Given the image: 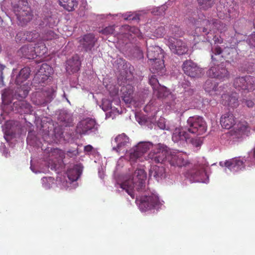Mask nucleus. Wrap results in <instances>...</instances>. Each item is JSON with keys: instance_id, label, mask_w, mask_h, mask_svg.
<instances>
[{"instance_id": "f257e3e1", "label": "nucleus", "mask_w": 255, "mask_h": 255, "mask_svg": "<svg viewBox=\"0 0 255 255\" xmlns=\"http://www.w3.org/2000/svg\"><path fill=\"white\" fill-rule=\"evenodd\" d=\"M200 26H196L195 28V34L198 35L200 34L206 35V40L211 42L213 41L215 44H221L223 40L220 36L214 35L212 31L217 29L221 32L225 31L227 27L224 24L221 23V21L217 19H203L200 21Z\"/></svg>"}, {"instance_id": "f03ea898", "label": "nucleus", "mask_w": 255, "mask_h": 255, "mask_svg": "<svg viewBox=\"0 0 255 255\" xmlns=\"http://www.w3.org/2000/svg\"><path fill=\"white\" fill-rule=\"evenodd\" d=\"M157 147L162 150L157 153L151 152L150 154L151 160L155 163H163L164 161H167L171 166L178 167L188 164L187 154L182 152H170L168 147H164L161 145H158Z\"/></svg>"}, {"instance_id": "7ed1b4c3", "label": "nucleus", "mask_w": 255, "mask_h": 255, "mask_svg": "<svg viewBox=\"0 0 255 255\" xmlns=\"http://www.w3.org/2000/svg\"><path fill=\"white\" fill-rule=\"evenodd\" d=\"M147 57L152 73L162 75L164 72V51L160 47L151 45L147 47Z\"/></svg>"}, {"instance_id": "20e7f679", "label": "nucleus", "mask_w": 255, "mask_h": 255, "mask_svg": "<svg viewBox=\"0 0 255 255\" xmlns=\"http://www.w3.org/2000/svg\"><path fill=\"white\" fill-rule=\"evenodd\" d=\"M146 173L142 169H137L134 171L131 177L121 184V188L126 190L128 194L134 199L133 190L135 188L138 191L142 190L145 186V180Z\"/></svg>"}, {"instance_id": "39448f33", "label": "nucleus", "mask_w": 255, "mask_h": 255, "mask_svg": "<svg viewBox=\"0 0 255 255\" xmlns=\"http://www.w3.org/2000/svg\"><path fill=\"white\" fill-rule=\"evenodd\" d=\"M26 0H20L18 3L13 5V10L16 15L18 20L25 24L32 18V14L30 8L28 7Z\"/></svg>"}, {"instance_id": "423d86ee", "label": "nucleus", "mask_w": 255, "mask_h": 255, "mask_svg": "<svg viewBox=\"0 0 255 255\" xmlns=\"http://www.w3.org/2000/svg\"><path fill=\"white\" fill-rule=\"evenodd\" d=\"M234 86L239 91L253 92L255 96L254 99H255V78L254 76L247 75L236 78L234 81Z\"/></svg>"}, {"instance_id": "0eeeda50", "label": "nucleus", "mask_w": 255, "mask_h": 255, "mask_svg": "<svg viewBox=\"0 0 255 255\" xmlns=\"http://www.w3.org/2000/svg\"><path fill=\"white\" fill-rule=\"evenodd\" d=\"M186 129L191 133L202 135L207 129L206 122L201 117H190L187 121Z\"/></svg>"}, {"instance_id": "6e6552de", "label": "nucleus", "mask_w": 255, "mask_h": 255, "mask_svg": "<svg viewBox=\"0 0 255 255\" xmlns=\"http://www.w3.org/2000/svg\"><path fill=\"white\" fill-rule=\"evenodd\" d=\"M54 93L52 88H47L41 92L36 93L32 97V102L38 106H45L53 99Z\"/></svg>"}, {"instance_id": "1a4fd4ad", "label": "nucleus", "mask_w": 255, "mask_h": 255, "mask_svg": "<svg viewBox=\"0 0 255 255\" xmlns=\"http://www.w3.org/2000/svg\"><path fill=\"white\" fill-rule=\"evenodd\" d=\"M29 91L30 87L28 84H23L19 87H17L14 94H12L11 90L5 89L2 94V99L3 101L7 100L8 101H10L13 99H23L27 96Z\"/></svg>"}, {"instance_id": "9d476101", "label": "nucleus", "mask_w": 255, "mask_h": 255, "mask_svg": "<svg viewBox=\"0 0 255 255\" xmlns=\"http://www.w3.org/2000/svg\"><path fill=\"white\" fill-rule=\"evenodd\" d=\"M168 46L172 53L177 55L186 54L189 51V48L185 42L174 37H170L168 39Z\"/></svg>"}, {"instance_id": "9b49d317", "label": "nucleus", "mask_w": 255, "mask_h": 255, "mask_svg": "<svg viewBox=\"0 0 255 255\" xmlns=\"http://www.w3.org/2000/svg\"><path fill=\"white\" fill-rule=\"evenodd\" d=\"M52 73L51 67L46 63H43L36 75H34V78L32 79V83L40 85L45 84L49 80Z\"/></svg>"}, {"instance_id": "f8f14e48", "label": "nucleus", "mask_w": 255, "mask_h": 255, "mask_svg": "<svg viewBox=\"0 0 255 255\" xmlns=\"http://www.w3.org/2000/svg\"><path fill=\"white\" fill-rule=\"evenodd\" d=\"M182 69L186 75L192 78H198L202 75V68L191 60L183 62Z\"/></svg>"}, {"instance_id": "ddd939ff", "label": "nucleus", "mask_w": 255, "mask_h": 255, "mask_svg": "<svg viewBox=\"0 0 255 255\" xmlns=\"http://www.w3.org/2000/svg\"><path fill=\"white\" fill-rule=\"evenodd\" d=\"M98 130L96 121L92 119H85L77 124L76 132L80 135H85L89 131Z\"/></svg>"}, {"instance_id": "4468645a", "label": "nucleus", "mask_w": 255, "mask_h": 255, "mask_svg": "<svg viewBox=\"0 0 255 255\" xmlns=\"http://www.w3.org/2000/svg\"><path fill=\"white\" fill-rule=\"evenodd\" d=\"M158 145H161L164 147H167L166 145L161 143L153 144L150 142L142 141L138 142V144L132 148V149L140 151V152L144 153H146L148 150H149V149H151L150 152L149 153L148 156H147V157H148L149 159H151V157L150 156V155L151 153H157L158 152H160L162 150L161 149H157V146Z\"/></svg>"}, {"instance_id": "2eb2a0df", "label": "nucleus", "mask_w": 255, "mask_h": 255, "mask_svg": "<svg viewBox=\"0 0 255 255\" xmlns=\"http://www.w3.org/2000/svg\"><path fill=\"white\" fill-rule=\"evenodd\" d=\"M208 75L212 78L225 80L229 78V72L223 65L212 66L208 70Z\"/></svg>"}, {"instance_id": "dca6fc26", "label": "nucleus", "mask_w": 255, "mask_h": 255, "mask_svg": "<svg viewBox=\"0 0 255 255\" xmlns=\"http://www.w3.org/2000/svg\"><path fill=\"white\" fill-rule=\"evenodd\" d=\"M140 201L139 207L140 209L144 211L151 209L159 204L158 197L154 194L142 196Z\"/></svg>"}, {"instance_id": "f3484780", "label": "nucleus", "mask_w": 255, "mask_h": 255, "mask_svg": "<svg viewBox=\"0 0 255 255\" xmlns=\"http://www.w3.org/2000/svg\"><path fill=\"white\" fill-rule=\"evenodd\" d=\"M12 109L21 114H29L32 112V107L30 104L23 100L13 102Z\"/></svg>"}, {"instance_id": "a211bd4d", "label": "nucleus", "mask_w": 255, "mask_h": 255, "mask_svg": "<svg viewBox=\"0 0 255 255\" xmlns=\"http://www.w3.org/2000/svg\"><path fill=\"white\" fill-rule=\"evenodd\" d=\"M221 99L222 104L225 106L231 108L238 106V94L236 93L224 94L222 95Z\"/></svg>"}, {"instance_id": "6ab92c4d", "label": "nucleus", "mask_w": 255, "mask_h": 255, "mask_svg": "<svg viewBox=\"0 0 255 255\" xmlns=\"http://www.w3.org/2000/svg\"><path fill=\"white\" fill-rule=\"evenodd\" d=\"M97 39L93 34H87L83 35L79 40L80 45L85 51H91L95 46Z\"/></svg>"}, {"instance_id": "aec40b11", "label": "nucleus", "mask_w": 255, "mask_h": 255, "mask_svg": "<svg viewBox=\"0 0 255 255\" xmlns=\"http://www.w3.org/2000/svg\"><path fill=\"white\" fill-rule=\"evenodd\" d=\"M220 122L222 127L230 129L236 124V119L231 112H228L222 115Z\"/></svg>"}, {"instance_id": "412c9836", "label": "nucleus", "mask_w": 255, "mask_h": 255, "mask_svg": "<svg viewBox=\"0 0 255 255\" xmlns=\"http://www.w3.org/2000/svg\"><path fill=\"white\" fill-rule=\"evenodd\" d=\"M189 138V134L183 128H176L172 133V139L174 142H183Z\"/></svg>"}, {"instance_id": "4be33fe9", "label": "nucleus", "mask_w": 255, "mask_h": 255, "mask_svg": "<svg viewBox=\"0 0 255 255\" xmlns=\"http://www.w3.org/2000/svg\"><path fill=\"white\" fill-rule=\"evenodd\" d=\"M19 55L27 59H34L37 57L34 46L32 44L23 45L18 50Z\"/></svg>"}, {"instance_id": "5701e85b", "label": "nucleus", "mask_w": 255, "mask_h": 255, "mask_svg": "<svg viewBox=\"0 0 255 255\" xmlns=\"http://www.w3.org/2000/svg\"><path fill=\"white\" fill-rule=\"evenodd\" d=\"M225 166L228 167L230 170L236 172L245 168V165L242 160L238 158L230 159L226 161Z\"/></svg>"}, {"instance_id": "b1692460", "label": "nucleus", "mask_w": 255, "mask_h": 255, "mask_svg": "<svg viewBox=\"0 0 255 255\" xmlns=\"http://www.w3.org/2000/svg\"><path fill=\"white\" fill-rule=\"evenodd\" d=\"M73 118L70 114L67 113L66 112L62 111L60 112L58 116V121L61 124V127H70L73 126Z\"/></svg>"}, {"instance_id": "393cba45", "label": "nucleus", "mask_w": 255, "mask_h": 255, "mask_svg": "<svg viewBox=\"0 0 255 255\" xmlns=\"http://www.w3.org/2000/svg\"><path fill=\"white\" fill-rule=\"evenodd\" d=\"M83 167L81 164H76L74 167L67 171V176H68L69 180L72 182L77 181L81 176Z\"/></svg>"}, {"instance_id": "a878e982", "label": "nucleus", "mask_w": 255, "mask_h": 255, "mask_svg": "<svg viewBox=\"0 0 255 255\" xmlns=\"http://www.w3.org/2000/svg\"><path fill=\"white\" fill-rule=\"evenodd\" d=\"M115 141L117 143V146L113 147V149L119 152L128 143V137L125 133H122L116 137Z\"/></svg>"}, {"instance_id": "bb28decb", "label": "nucleus", "mask_w": 255, "mask_h": 255, "mask_svg": "<svg viewBox=\"0 0 255 255\" xmlns=\"http://www.w3.org/2000/svg\"><path fill=\"white\" fill-rule=\"evenodd\" d=\"M59 38V35L54 32V31L49 30L45 31L42 34L41 41L47 42V45L49 46V43L51 45L55 43L56 40Z\"/></svg>"}, {"instance_id": "cd10ccee", "label": "nucleus", "mask_w": 255, "mask_h": 255, "mask_svg": "<svg viewBox=\"0 0 255 255\" xmlns=\"http://www.w3.org/2000/svg\"><path fill=\"white\" fill-rule=\"evenodd\" d=\"M165 175V169L162 166L157 165L153 166L149 170V177H153L156 180L158 181L164 177Z\"/></svg>"}, {"instance_id": "c85d7f7f", "label": "nucleus", "mask_w": 255, "mask_h": 255, "mask_svg": "<svg viewBox=\"0 0 255 255\" xmlns=\"http://www.w3.org/2000/svg\"><path fill=\"white\" fill-rule=\"evenodd\" d=\"M204 89L211 95H217V92L219 91L217 83L213 79H208L206 81L204 85Z\"/></svg>"}, {"instance_id": "c756f323", "label": "nucleus", "mask_w": 255, "mask_h": 255, "mask_svg": "<svg viewBox=\"0 0 255 255\" xmlns=\"http://www.w3.org/2000/svg\"><path fill=\"white\" fill-rule=\"evenodd\" d=\"M58 1L60 5L68 11H73L78 5L76 0H58Z\"/></svg>"}, {"instance_id": "7c9ffc66", "label": "nucleus", "mask_w": 255, "mask_h": 255, "mask_svg": "<svg viewBox=\"0 0 255 255\" xmlns=\"http://www.w3.org/2000/svg\"><path fill=\"white\" fill-rule=\"evenodd\" d=\"M30 73V68L28 67H25L23 68L21 71H19V75L16 77L15 79V83L17 85L25 81L29 77Z\"/></svg>"}, {"instance_id": "2f4dec72", "label": "nucleus", "mask_w": 255, "mask_h": 255, "mask_svg": "<svg viewBox=\"0 0 255 255\" xmlns=\"http://www.w3.org/2000/svg\"><path fill=\"white\" fill-rule=\"evenodd\" d=\"M251 131V128L249 126V124L246 121H243L239 123L236 127V132L239 135L242 136L243 135H249Z\"/></svg>"}, {"instance_id": "473e14b6", "label": "nucleus", "mask_w": 255, "mask_h": 255, "mask_svg": "<svg viewBox=\"0 0 255 255\" xmlns=\"http://www.w3.org/2000/svg\"><path fill=\"white\" fill-rule=\"evenodd\" d=\"M149 83L150 84L151 86H152L153 91H154V94H156L158 98L162 97V94L160 92V90L163 88H162L160 85L155 75L151 77L150 79L149 80Z\"/></svg>"}, {"instance_id": "72a5a7b5", "label": "nucleus", "mask_w": 255, "mask_h": 255, "mask_svg": "<svg viewBox=\"0 0 255 255\" xmlns=\"http://www.w3.org/2000/svg\"><path fill=\"white\" fill-rule=\"evenodd\" d=\"M190 173L195 181H199L201 179L200 177L204 176L205 174V167L204 165L196 166Z\"/></svg>"}, {"instance_id": "f704fd0d", "label": "nucleus", "mask_w": 255, "mask_h": 255, "mask_svg": "<svg viewBox=\"0 0 255 255\" xmlns=\"http://www.w3.org/2000/svg\"><path fill=\"white\" fill-rule=\"evenodd\" d=\"M224 49L217 45L211 48V59L213 61L221 60L222 55H223Z\"/></svg>"}, {"instance_id": "c9c22d12", "label": "nucleus", "mask_w": 255, "mask_h": 255, "mask_svg": "<svg viewBox=\"0 0 255 255\" xmlns=\"http://www.w3.org/2000/svg\"><path fill=\"white\" fill-rule=\"evenodd\" d=\"M122 91L123 92L124 96L123 99L125 102L129 103L132 99L131 95L133 93V87L130 85H128L126 87L122 88Z\"/></svg>"}, {"instance_id": "e433bc0d", "label": "nucleus", "mask_w": 255, "mask_h": 255, "mask_svg": "<svg viewBox=\"0 0 255 255\" xmlns=\"http://www.w3.org/2000/svg\"><path fill=\"white\" fill-rule=\"evenodd\" d=\"M144 153L140 152V151L131 149L129 152V161L130 162H134L136 161H143V155Z\"/></svg>"}, {"instance_id": "4c0bfd02", "label": "nucleus", "mask_w": 255, "mask_h": 255, "mask_svg": "<svg viewBox=\"0 0 255 255\" xmlns=\"http://www.w3.org/2000/svg\"><path fill=\"white\" fill-rule=\"evenodd\" d=\"M35 51L37 56H42L47 52V47L46 46L44 42H38V45L34 46Z\"/></svg>"}, {"instance_id": "58836bf2", "label": "nucleus", "mask_w": 255, "mask_h": 255, "mask_svg": "<svg viewBox=\"0 0 255 255\" xmlns=\"http://www.w3.org/2000/svg\"><path fill=\"white\" fill-rule=\"evenodd\" d=\"M235 50L233 47H225L224 48L223 55H222V59L226 60L227 61L233 60Z\"/></svg>"}, {"instance_id": "ea45409f", "label": "nucleus", "mask_w": 255, "mask_h": 255, "mask_svg": "<svg viewBox=\"0 0 255 255\" xmlns=\"http://www.w3.org/2000/svg\"><path fill=\"white\" fill-rule=\"evenodd\" d=\"M198 3L200 8L203 10H208V8L213 6L215 3V0H198Z\"/></svg>"}, {"instance_id": "a19ab883", "label": "nucleus", "mask_w": 255, "mask_h": 255, "mask_svg": "<svg viewBox=\"0 0 255 255\" xmlns=\"http://www.w3.org/2000/svg\"><path fill=\"white\" fill-rule=\"evenodd\" d=\"M45 23L49 27L53 28L56 26L58 23V19L54 15L49 16L44 19Z\"/></svg>"}, {"instance_id": "79ce46f5", "label": "nucleus", "mask_w": 255, "mask_h": 255, "mask_svg": "<svg viewBox=\"0 0 255 255\" xmlns=\"http://www.w3.org/2000/svg\"><path fill=\"white\" fill-rule=\"evenodd\" d=\"M26 36H27V41L32 42L34 41L39 36V34L36 31L30 32L25 31Z\"/></svg>"}, {"instance_id": "37998d69", "label": "nucleus", "mask_w": 255, "mask_h": 255, "mask_svg": "<svg viewBox=\"0 0 255 255\" xmlns=\"http://www.w3.org/2000/svg\"><path fill=\"white\" fill-rule=\"evenodd\" d=\"M103 111L106 112L112 108V102L108 99H104L102 101V105L100 106Z\"/></svg>"}, {"instance_id": "c03bdc74", "label": "nucleus", "mask_w": 255, "mask_h": 255, "mask_svg": "<svg viewBox=\"0 0 255 255\" xmlns=\"http://www.w3.org/2000/svg\"><path fill=\"white\" fill-rule=\"evenodd\" d=\"M15 39L18 42H24L27 41V38L26 36V32L21 31L17 33L16 36H15Z\"/></svg>"}, {"instance_id": "a18cd8bd", "label": "nucleus", "mask_w": 255, "mask_h": 255, "mask_svg": "<svg viewBox=\"0 0 255 255\" xmlns=\"http://www.w3.org/2000/svg\"><path fill=\"white\" fill-rule=\"evenodd\" d=\"M247 43L251 47L255 48V32L249 35L247 39Z\"/></svg>"}, {"instance_id": "49530a36", "label": "nucleus", "mask_w": 255, "mask_h": 255, "mask_svg": "<svg viewBox=\"0 0 255 255\" xmlns=\"http://www.w3.org/2000/svg\"><path fill=\"white\" fill-rule=\"evenodd\" d=\"M115 32V27L114 26H108L105 27L101 31V32L103 34L109 35L112 34Z\"/></svg>"}, {"instance_id": "de8ad7c7", "label": "nucleus", "mask_w": 255, "mask_h": 255, "mask_svg": "<svg viewBox=\"0 0 255 255\" xmlns=\"http://www.w3.org/2000/svg\"><path fill=\"white\" fill-rule=\"evenodd\" d=\"M71 62L70 61H69L68 62V66L70 67L71 70H72V72H76L79 70L80 69V63L78 60H77L76 63H74V65H72L71 64Z\"/></svg>"}, {"instance_id": "09e8293b", "label": "nucleus", "mask_w": 255, "mask_h": 255, "mask_svg": "<svg viewBox=\"0 0 255 255\" xmlns=\"http://www.w3.org/2000/svg\"><path fill=\"white\" fill-rule=\"evenodd\" d=\"M191 143L192 145L196 147H198L202 145V140L199 137L193 138L191 139Z\"/></svg>"}, {"instance_id": "8fccbe9b", "label": "nucleus", "mask_w": 255, "mask_h": 255, "mask_svg": "<svg viewBox=\"0 0 255 255\" xmlns=\"http://www.w3.org/2000/svg\"><path fill=\"white\" fill-rule=\"evenodd\" d=\"M59 155V157L62 158V151L61 150H59L58 149H54L52 151H51V155Z\"/></svg>"}, {"instance_id": "3c124183", "label": "nucleus", "mask_w": 255, "mask_h": 255, "mask_svg": "<svg viewBox=\"0 0 255 255\" xmlns=\"http://www.w3.org/2000/svg\"><path fill=\"white\" fill-rule=\"evenodd\" d=\"M248 108H253L254 106V102L252 100H244L243 101Z\"/></svg>"}, {"instance_id": "603ef678", "label": "nucleus", "mask_w": 255, "mask_h": 255, "mask_svg": "<svg viewBox=\"0 0 255 255\" xmlns=\"http://www.w3.org/2000/svg\"><path fill=\"white\" fill-rule=\"evenodd\" d=\"M93 149V147L90 144L85 146V147H84V151H85V152H91Z\"/></svg>"}, {"instance_id": "864d4df0", "label": "nucleus", "mask_w": 255, "mask_h": 255, "mask_svg": "<svg viewBox=\"0 0 255 255\" xmlns=\"http://www.w3.org/2000/svg\"><path fill=\"white\" fill-rule=\"evenodd\" d=\"M4 68V66L0 64V82L2 81V70Z\"/></svg>"}, {"instance_id": "5fc2aeb1", "label": "nucleus", "mask_w": 255, "mask_h": 255, "mask_svg": "<svg viewBox=\"0 0 255 255\" xmlns=\"http://www.w3.org/2000/svg\"><path fill=\"white\" fill-rule=\"evenodd\" d=\"M68 156H69L71 157H72V156H76L77 154V151H74L72 152H71L70 151H68Z\"/></svg>"}, {"instance_id": "6e6d98bb", "label": "nucleus", "mask_w": 255, "mask_h": 255, "mask_svg": "<svg viewBox=\"0 0 255 255\" xmlns=\"http://www.w3.org/2000/svg\"><path fill=\"white\" fill-rule=\"evenodd\" d=\"M158 126L161 129H164L165 128V125L163 124H162L160 122L158 123Z\"/></svg>"}, {"instance_id": "4d7b16f0", "label": "nucleus", "mask_w": 255, "mask_h": 255, "mask_svg": "<svg viewBox=\"0 0 255 255\" xmlns=\"http://www.w3.org/2000/svg\"><path fill=\"white\" fill-rule=\"evenodd\" d=\"M130 31L133 32H137L138 31V29L135 27H130Z\"/></svg>"}, {"instance_id": "13d9d810", "label": "nucleus", "mask_w": 255, "mask_h": 255, "mask_svg": "<svg viewBox=\"0 0 255 255\" xmlns=\"http://www.w3.org/2000/svg\"><path fill=\"white\" fill-rule=\"evenodd\" d=\"M159 10L162 11L163 12L166 10V6H163L159 8Z\"/></svg>"}, {"instance_id": "bf43d9fd", "label": "nucleus", "mask_w": 255, "mask_h": 255, "mask_svg": "<svg viewBox=\"0 0 255 255\" xmlns=\"http://www.w3.org/2000/svg\"><path fill=\"white\" fill-rule=\"evenodd\" d=\"M125 19H128V20H131V19H132V20H133V19H135V17H134V16H132V17H131V16H128V17L126 18Z\"/></svg>"}, {"instance_id": "052dcab7", "label": "nucleus", "mask_w": 255, "mask_h": 255, "mask_svg": "<svg viewBox=\"0 0 255 255\" xmlns=\"http://www.w3.org/2000/svg\"><path fill=\"white\" fill-rule=\"evenodd\" d=\"M164 29L163 27H160L159 29H157V31H163Z\"/></svg>"}, {"instance_id": "680f3d73", "label": "nucleus", "mask_w": 255, "mask_h": 255, "mask_svg": "<svg viewBox=\"0 0 255 255\" xmlns=\"http://www.w3.org/2000/svg\"><path fill=\"white\" fill-rule=\"evenodd\" d=\"M187 93H192V91H185V95H186Z\"/></svg>"}, {"instance_id": "e2e57ef3", "label": "nucleus", "mask_w": 255, "mask_h": 255, "mask_svg": "<svg viewBox=\"0 0 255 255\" xmlns=\"http://www.w3.org/2000/svg\"><path fill=\"white\" fill-rule=\"evenodd\" d=\"M254 157L255 158V150H254Z\"/></svg>"}, {"instance_id": "0e129e2a", "label": "nucleus", "mask_w": 255, "mask_h": 255, "mask_svg": "<svg viewBox=\"0 0 255 255\" xmlns=\"http://www.w3.org/2000/svg\"><path fill=\"white\" fill-rule=\"evenodd\" d=\"M47 180V178H43V181Z\"/></svg>"}, {"instance_id": "69168bd1", "label": "nucleus", "mask_w": 255, "mask_h": 255, "mask_svg": "<svg viewBox=\"0 0 255 255\" xmlns=\"http://www.w3.org/2000/svg\"><path fill=\"white\" fill-rule=\"evenodd\" d=\"M8 125H9V124L7 123L6 125V128L8 127Z\"/></svg>"}]
</instances>
